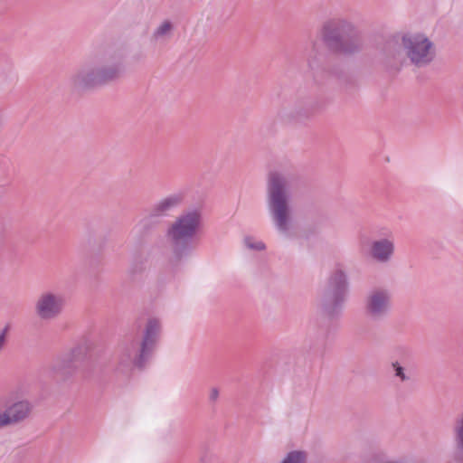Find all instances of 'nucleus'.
Wrapping results in <instances>:
<instances>
[{
  "mask_svg": "<svg viewBox=\"0 0 463 463\" xmlns=\"http://www.w3.org/2000/svg\"><path fill=\"white\" fill-rule=\"evenodd\" d=\"M219 397V390L217 388H213L210 392L209 399L211 402H215Z\"/></svg>",
  "mask_w": 463,
  "mask_h": 463,
  "instance_id": "obj_20",
  "label": "nucleus"
},
{
  "mask_svg": "<svg viewBox=\"0 0 463 463\" xmlns=\"http://www.w3.org/2000/svg\"><path fill=\"white\" fill-rule=\"evenodd\" d=\"M322 39L328 49L337 53L349 55L361 49L357 30L345 19H331L325 23L322 28Z\"/></svg>",
  "mask_w": 463,
  "mask_h": 463,
  "instance_id": "obj_4",
  "label": "nucleus"
},
{
  "mask_svg": "<svg viewBox=\"0 0 463 463\" xmlns=\"http://www.w3.org/2000/svg\"><path fill=\"white\" fill-rule=\"evenodd\" d=\"M316 44H317V43H316V42H314V43H313V49H315V48H316Z\"/></svg>",
  "mask_w": 463,
  "mask_h": 463,
  "instance_id": "obj_21",
  "label": "nucleus"
},
{
  "mask_svg": "<svg viewBox=\"0 0 463 463\" xmlns=\"http://www.w3.org/2000/svg\"><path fill=\"white\" fill-rule=\"evenodd\" d=\"M172 24L169 21L163 22L154 32L153 36L155 39L162 38L170 33Z\"/></svg>",
  "mask_w": 463,
  "mask_h": 463,
  "instance_id": "obj_16",
  "label": "nucleus"
},
{
  "mask_svg": "<svg viewBox=\"0 0 463 463\" xmlns=\"http://www.w3.org/2000/svg\"><path fill=\"white\" fill-rule=\"evenodd\" d=\"M201 222V212L192 209L178 215L167 228L165 237L175 259L181 260L190 254Z\"/></svg>",
  "mask_w": 463,
  "mask_h": 463,
  "instance_id": "obj_3",
  "label": "nucleus"
},
{
  "mask_svg": "<svg viewBox=\"0 0 463 463\" xmlns=\"http://www.w3.org/2000/svg\"><path fill=\"white\" fill-rule=\"evenodd\" d=\"M307 455L304 451L293 450L288 452L281 463H305Z\"/></svg>",
  "mask_w": 463,
  "mask_h": 463,
  "instance_id": "obj_15",
  "label": "nucleus"
},
{
  "mask_svg": "<svg viewBox=\"0 0 463 463\" xmlns=\"http://www.w3.org/2000/svg\"><path fill=\"white\" fill-rule=\"evenodd\" d=\"M268 209L276 229L287 233L291 225V193L288 178L279 172H271L268 180Z\"/></svg>",
  "mask_w": 463,
  "mask_h": 463,
  "instance_id": "obj_2",
  "label": "nucleus"
},
{
  "mask_svg": "<svg viewBox=\"0 0 463 463\" xmlns=\"http://www.w3.org/2000/svg\"><path fill=\"white\" fill-rule=\"evenodd\" d=\"M394 241L392 238L385 237L375 240L371 243L370 255L379 263L389 262L394 254Z\"/></svg>",
  "mask_w": 463,
  "mask_h": 463,
  "instance_id": "obj_11",
  "label": "nucleus"
},
{
  "mask_svg": "<svg viewBox=\"0 0 463 463\" xmlns=\"http://www.w3.org/2000/svg\"><path fill=\"white\" fill-rule=\"evenodd\" d=\"M161 222L162 219L156 216L150 208L149 212L138 221L135 226V231L140 235H146L155 231Z\"/></svg>",
  "mask_w": 463,
  "mask_h": 463,
  "instance_id": "obj_14",
  "label": "nucleus"
},
{
  "mask_svg": "<svg viewBox=\"0 0 463 463\" xmlns=\"http://www.w3.org/2000/svg\"><path fill=\"white\" fill-rule=\"evenodd\" d=\"M245 246L253 250H263L266 246L263 241L255 240L253 237L247 236L244 239Z\"/></svg>",
  "mask_w": 463,
  "mask_h": 463,
  "instance_id": "obj_17",
  "label": "nucleus"
},
{
  "mask_svg": "<svg viewBox=\"0 0 463 463\" xmlns=\"http://www.w3.org/2000/svg\"><path fill=\"white\" fill-rule=\"evenodd\" d=\"M385 234L387 235L386 237L391 238V237L389 236V234H391V232H388V234H387V233H385Z\"/></svg>",
  "mask_w": 463,
  "mask_h": 463,
  "instance_id": "obj_22",
  "label": "nucleus"
},
{
  "mask_svg": "<svg viewBox=\"0 0 463 463\" xmlns=\"http://www.w3.org/2000/svg\"><path fill=\"white\" fill-rule=\"evenodd\" d=\"M88 350L87 345H80L74 347L71 352L61 357L56 370L63 374H70L78 370L85 361Z\"/></svg>",
  "mask_w": 463,
  "mask_h": 463,
  "instance_id": "obj_9",
  "label": "nucleus"
},
{
  "mask_svg": "<svg viewBox=\"0 0 463 463\" xmlns=\"http://www.w3.org/2000/svg\"><path fill=\"white\" fill-rule=\"evenodd\" d=\"M348 288L346 274L339 268L334 271L328 279L325 291L322 308L328 317L337 316L345 303Z\"/></svg>",
  "mask_w": 463,
  "mask_h": 463,
  "instance_id": "obj_7",
  "label": "nucleus"
},
{
  "mask_svg": "<svg viewBox=\"0 0 463 463\" xmlns=\"http://www.w3.org/2000/svg\"><path fill=\"white\" fill-rule=\"evenodd\" d=\"M121 71L122 64L119 61L104 56L94 63L83 66L70 77V81L78 88H92L116 79Z\"/></svg>",
  "mask_w": 463,
  "mask_h": 463,
  "instance_id": "obj_5",
  "label": "nucleus"
},
{
  "mask_svg": "<svg viewBox=\"0 0 463 463\" xmlns=\"http://www.w3.org/2000/svg\"><path fill=\"white\" fill-rule=\"evenodd\" d=\"M63 306L64 297L62 294L46 291L38 298L35 311L41 319L51 320L61 313Z\"/></svg>",
  "mask_w": 463,
  "mask_h": 463,
  "instance_id": "obj_8",
  "label": "nucleus"
},
{
  "mask_svg": "<svg viewBox=\"0 0 463 463\" xmlns=\"http://www.w3.org/2000/svg\"><path fill=\"white\" fill-rule=\"evenodd\" d=\"M162 324L156 317L148 318L140 340L124 346L119 356V369L127 372L133 368L142 369L152 358L159 342Z\"/></svg>",
  "mask_w": 463,
  "mask_h": 463,
  "instance_id": "obj_1",
  "label": "nucleus"
},
{
  "mask_svg": "<svg viewBox=\"0 0 463 463\" xmlns=\"http://www.w3.org/2000/svg\"><path fill=\"white\" fill-rule=\"evenodd\" d=\"M8 330H9V326H5L0 332V351L2 350V348L4 347V345L5 344V338H6Z\"/></svg>",
  "mask_w": 463,
  "mask_h": 463,
  "instance_id": "obj_19",
  "label": "nucleus"
},
{
  "mask_svg": "<svg viewBox=\"0 0 463 463\" xmlns=\"http://www.w3.org/2000/svg\"><path fill=\"white\" fill-rule=\"evenodd\" d=\"M391 295L387 290L376 289L371 292L366 304L368 314L374 319L383 317L390 308Z\"/></svg>",
  "mask_w": 463,
  "mask_h": 463,
  "instance_id": "obj_10",
  "label": "nucleus"
},
{
  "mask_svg": "<svg viewBox=\"0 0 463 463\" xmlns=\"http://www.w3.org/2000/svg\"><path fill=\"white\" fill-rule=\"evenodd\" d=\"M392 367L395 371V376L399 377L402 381H405L407 379L402 366H401L398 363H392Z\"/></svg>",
  "mask_w": 463,
  "mask_h": 463,
  "instance_id": "obj_18",
  "label": "nucleus"
},
{
  "mask_svg": "<svg viewBox=\"0 0 463 463\" xmlns=\"http://www.w3.org/2000/svg\"><path fill=\"white\" fill-rule=\"evenodd\" d=\"M30 411L31 405L26 401H21L14 403L3 413H0V428L23 420L28 416Z\"/></svg>",
  "mask_w": 463,
  "mask_h": 463,
  "instance_id": "obj_12",
  "label": "nucleus"
},
{
  "mask_svg": "<svg viewBox=\"0 0 463 463\" xmlns=\"http://www.w3.org/2000/svg\"><path fill=\"white\" fill-rule=\"evenodd\" d=\"M183 199L184 196L180 193L171 194L154 203L151 209L156 216L163 219L178 208L182 204Z\"/></svg>",
  "mask_w": 463,
  "mask_h": 463,
  "instance_id": "obj_13",
  "label": "nucleus"
},
{
  "mask_svg": "<svg viewBox=\"0 0 463 463\" xmlns=\"http://www.w3.org/2000/svg\"><path fill=\"white\" fill-rule=\"evenodd\" d=\"M402 43L406 56L416 67H425L435 58V45L424 33H405Z\"/></svg>",
  "mask_w": 463,
  "mask_h": 463,
  "instance_id": "obj_6",
  "label": "nucleus"
}]
</instances>
